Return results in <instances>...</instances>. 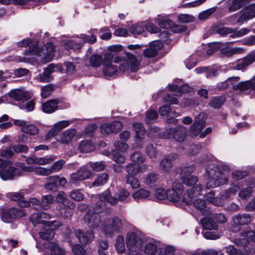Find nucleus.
Here are the masks:
<instances>
[{
    "instance_id": "obj_44",
    "label": "nucleus",
    "mask_w": 255,
    "mask_h": 255,
    "mask_svg": "<svg viewBox=\"0 0 255 255\" xmlns=\"http://www.w3.org/2000/svg\"><path fill=\"white\" fill-rule=\"evenodd\" d=\"M9 209H2L0 210V216L1 220L4 222H10L12 220L11 213Z\"/></svg>"
},
{
    "instance_id": "obj_28",
    "label": "nucleus",
    "mask_w": 255,
    "mask_h": 255,
    "mask_svg": "<svg viewBox=\"0 0 255 255\" xmlns=\"http://www.w3.org/2000/svg\"><path fill=\"white\" fill-rule=\"evenodd\" d=\"M58 205H64L69 206L70 208H75L76 205L72 201L66 198L65 194L63 191L59 192L56 197Z\"/></svg>"
},
{
    "instance_id": "obj_26",
    "label": "nucleus",
    "mask_w": 255,
    "mask_h": 255,
    "mask_svg": "<svg viewBox=\"0 0 255 255\" xmlns=\"http://www.w3.org/2000/svg\"><path fill=\"white\" fill-rule=\"evenodd\" d=\"M58 107V102L55 100H51L43 103L42 106V111L46 113L50 114L56 111Z\"/></svg>"
},
{
    "instance_id": "obj_45",
    "label": "nucleus",
    "mask_w": 255,
    "mask_h": 255,
    "mask_svg": "<svg viewBox=\"0 0 255 255\" xmlns=\"http://www.w3.org/2000/svg\"><path fill=\"white\" fill-rule=\"evenodd\" d=\"M116 248L119 253H122L125 251L126 247L124 237L122 236H118L116 240Z\"/></svg>"
},
{
    "instance_id": "obj_52",
    "label": "nucleus",
    "mask_w": 255,
    "mask_h": 255,
    "mask_svg": "<svg viewBox=\"0 0 255 255\" xmlns=\"http://www.w3.org/2000/svg\"><path fill=\"white\" fill-rule=\"evenodd\" d=\"M129 31L133 34H140L144 31V25L142 23H136L129 28Z\"/></svg>"
},
{
    "instance_id": "obj_58",
    "label": "nucleus",
    "mask_w": 255,
    "mask_h": 255,
    "mask_svg": "<svg viewBox=\"0 0 255 255\" xmlns=\"http://www.w3.org/2000/svg\"><path fill=\"white\" fill-rule=\"evenodd\" d=\"M65 162L64 160L61 159L56 161L50 168L51 174L53 172H58L60 170L64 165Z\"/></svg>"
},
{
    "instance_id": "obj_42",
    "label": "nucleus",
    "mask_w": 255,
    "mask_h": 255,
    "mask_svg": "<svg viewBox=\"0 0 255 255\" xmlns=\"http://www.w3.org/2000/svg\"><path fill=\"white\" fill-rule=\"evenodd\" d=\"M9 212L12 216V220L22 217L25 215L24 210L21 208L12 207L9 208Z\"/></svg>"
},
{
    "instance_id": "obj_35",
    "label": "nucleus",
    "mask_w": 255,
    "mask_h": 255,
    "mask_svg": "<svg viewBox=\"0 0 255 255\" xmlns=\"http://www.w3.org/2000/svg\"><path fill=\"white\" fill-rule=\"evenodd\" d=\"M63 45L66 49H80L83 46V43L81 42H77L72 40H64L63 41Z\"/></svg>"
},
{
    "instance_id": "obj_41",
    "label": "nucleus",
    "mask_w": 255,
    "mask_h": 255,
    "mask_svg": "<svg viewBox=\"0 0 255 255\" xmlns=\"http://www.w3.org/2000/svg\"><path fill=\"white\" fill-rule=\"evenodd\" d=\"M240 189V187L236 185H232L228 190H226L222 194V197L228 199L235 195Z\"/></svg>"
},
{
    "instance_id": "obj_15",
    "label": "nucleus",
    "mask_w": 255,
    "mask_h": 255,
    "mask_svg": "<svg viewBox=\"0 0 255 255\" xmlns=\"http://www.w3.org/2000/svg\"><path fill=\"white\" fill-rule=\"evenodd\" d=\"M178 157V155L174 153L165 155L160 161V169L163 172H169L173 167L172 161L175 160Z\"/></svg>"
},
{
    "instance_id": "obj_10",
    "label": "nucleus",
    "mask_w": 255,
    "mask_h": 255,
    "mask_svg": "<svg viewBox=\"0 0 255 255\" xmlns=\"http://www.w3.org/2000/svg\"><path fill=\"white\" fill-rule=\"evenodd\" d=\"M183 193V186L179 181H175L172 187L167 190V199L172 202H178L180 201V195Z\"/></svg>"
},
{
    "instance_id": "obj_50",
    "label": "nucleus",
    "mask_w": 255,
    "mask_h": 255,
    "mask_svg": "<svg viewBox=\"0 0 255 255\" xmlns=\"http://www.w3.org/2000/svg\"><path fill=\"white\" fill-rule=\"evenodd\" d=\"M55 157L52 155H47L43 157H37L36 164L39 165H46L51 163Z\"/></svg>"
},
{
    "instance_id": "obj_47",
    "label": "nucleus",
    "mask_w": 255,
    "mask_h": 255,
    "mask_svg": "<svg viewBox=\"0 0 255 255\" xmlns=\"http://www.w3.org/2000/svg\"><path fill=\"white\" fill-rule=\"evenodd\" d=\"M158 179V175L154 172L148 174L146 177L145 183L149 186H154Z\"/></svg>"
},
{
    "instance_id": "obj_63",
    "label": "nucleus",
    "mask_w": 255,
    "mask_h": 255,
    "mask_svg": "<svg viewBox=\"0 0 255 255\" xmlns=\"http://www.w3.org/2000/svg\"><path fill=\"white\" fill-rule=\"evenodd\" d=\"M112 153L113 160L117 163H123L125 162V158L121 152L113 150Z\"/></svg>"
},
{
    "instance_id": "obj_6",
    "label": "nucleus",
    "mask_w": 255,
    "mask_h": 255,
    "mask_svg": "<svg viewBox=\"0 0 255 255\" xmlns=\"http://www.w3.org/2000/svg\"><path fill=\"white\" fill-rule=\"evenodd\" d=\"M29 51L34 55L39 56H42L41 54L43 53L44 55L43 58L45 59V61H50L54 56L55 49L52 43H47L43 46L42 51L36 44L33 46H29Z\"/></svg>"
},
{
    "instance_id": "obj_53",
    "label": "nucleus",
    "mask_w": 255,
    "mask_h": 255,
    "mask_svg": "<svg viewBox=\"0 0 255 255\" xmlns=\"http://www.w3.org/2000/svg\"><path fill=\"white\" fill-rule=\"evenodd\" d=\"M90 61L93 67H98L102 63V57L99 55L94 54L91 56Z\"/></svg>"
},
{
    "instance_id": "obj_62",
    "label": "nucleus",
    "mask_w": 255,
    "mask_h": 255,
    "mask_svg": "<svg viewBox=\"0 0 255 255\" xmlns=\"http://www.w3.org/2000/svg\"><path fill=\"white\" fill-rule=\"evenodd\" d=\"M128 174L127 175L134 176L138 174V169L137 166L133 164H128L126 168Z\"/></svg>"
},
{
    "instance_id": "obj_51",
    "label": "nucleus",
    "mask_w": 255,
    "mask_h": 255,
    "mask_svg": "<svg viewBox=\"0 0 255 255\" xmlns=\"http://www.w3.org/2000/svg\"><path fill=\"white\" fill-rule=\"evenodd\" d=\"M126 183L129 184L133 189H136L140 186L138 179L134 176L127 175L126 177Z\"/></svg>"
},
{
    "instance_id": "obj_2",
    "label": "nucleus",
    "mask_w": 255,
    "mask_h": 255,
    "mask_svg": "<svg viewBox=\"0 0 255 255\" xmlns=\"http://www.w3.org/2000/svg\"><path fill=\"white\" fill-rule=\"evenodd\" d=\"M239 76L229 78L227 80L218 83L217 88L219 90H223L227 89L230 85H232V88L236 91L245 92L248 90L255 91V75L250 80L240 82L237 84L234 85V82H238L240 80Z\"/></svg>"
},
{
    "instance_id": "obj_23",
    "label": "nucleus",
    "mask_w": 255,
    "mask_h": 255,
    "mask_svg": "<svg viewBox=\"0 0 255 255\" xmlns=\"http://www.w3.org/2000/svg\"><path fill=\"white\" fill-rule=\"evenodd\" d=\"M233 220L236 225H246L251 223L252 217L249 214H238L233 217Z\"/></svg>"
},
{
    "instance_id": "obj_46",
    "label": "nucleus",
    "mask_w": 255,
    "mask_h": 255,
    "mask_svg": "<svg viewBox=\"0 0 255 255\" xmlns=\"http://www.w3.org/2000/svg\"><path fill=\"white\" fill-rule=\"evenodd\" d=\"M194 207L201 212L206 211V204L204 199H197L194 200L193 203Z\"/></svg>"
},
{
    "instance_id": "obj_7",
    "label": "nucleus",
    "mask_w": 255,
    "mask_h": 255,
    "mask_svg": "<svg viewBox=\"0 0 255 255\" xmlns=\"http://www.w3.org/2000/svg\"><path fill=\"white\" fill-rule=\"evenodd\" d=\"M195 167L193 165L185 166L181 168V180L182 182L188 186L194 185L198 181L196 176L191 174L194 172Z\"/></svg>"
},
{
    "instance_id": "obj_36",
    "label": "nucleus",
    "mask_w": 255,
    "mask_h": 255,
    "mask_svg": "<svg viewBox=\"0 0 255 255\" xmlns=\"http://www.w3.org/2000/svg\"><path fill=\"white\" fill-rule=\"evenodd\" d=\"M48 248L50 250L51 255H63L65 254V251L56 244L50 243Z\"/></svg>"
},
{
    "instance_id": "obj_5",
    "label": "nucleus",
    "mask_w": 255,
    "mask_h": 255,
    "mask_svg": "<svg viewBox=\"0 0 255 255\" xmlns=\"http://www.w3.org/2000/svg\"><path fill=\"white\" fill-rule=\"evenodd\" d=\"M186 136V128L182 126L166 129L164 131L159 134V136L161 138H174L178 142L184 141Z\"/></svg>"
},
{
    "instance_id": "obj_17",
    "label": "nucleus",
    "mask_w": 255,
    "mask_h": 255,
    "mask_svg": "<svg viewBox=\"0 0 255 255\" xmlns=\"http://www.w3.org/2000/svg\"><path fill=\"white\" fill-rule=\"evenodd\" d=\"M88 164L82 167L79 170L72 173L71 176V179L73 183L78 181L84 180L88 179L91 176V172L88 169Z\"/></svg>"
},
{
    "instance_id": "obj_61",
    "label": "nucleus",
    "mask_w": 255,
    "mask_h": 255,
    "mask_svg": "<svg viewBox=\"0 0 255 255\" xmlns=\"http://www.w3.org/2000/svg\"><path fill=\"white\" fill-rule=\"evenodd\" d=\"M145 153L150 158H155L156 157V150L152 144H148L147 145L145 149Z\"/></svg>"
},
{
    "instance_id": "obj_38",
    "label": "nucleus",
    "mask_w": 255,
    "mask_h": 255,
    "mask_svg": "<svg viewBox=\"0 0 255 255\" xmlns=\"http://www.w3.org/2000/svg\"><path fill=\"white\" fill-rule=\"evenodd\" d=\"M194 196L192 194V192H191L190 190L186 192L183 191L182 195H180V200L186 205H190L193 203L192 199L194 198Z\"/></svg>"
},
{
    "instance_id": "obj_37",
    "label": "nucleus",
    "mask_w": 255,
    "mask_h": 255,
    "mask_svg": "<svg viewBox=\"0 0 255 255\" xmlns=\"http://www.w3.org/2000/svg\"><path fill=\"white\" fill-rule=\"evenodd\" d=\"M109 180V175L107 173L99 174L93 183L94 186H100L106 183Z\"/></svg>"
},
{
    "instance_id": "obj_49",
    "label": "nucleus",
    "mask_w": 255,
    "mask_h": 255,
    "mask_svg": "<svg viewBox=\"0 0 255 255\" xmlns=\"http://www.w3.org/2000/svg\"><path fill=\"white\" fill-rule=\"evenodd\" d=\"M158 113L154 110H149L146 112L145 122L146 124L153 123L157 118Z\"/></svg>"
},
{
    "instance_id": "obj_9",
    "label": "nucleus",
    "mask_w": 255,
    "mask_h": 255,
    "mask_svg": "<svg viewBox=\"0 0 255 255\" xmlns=\"http://www.w3.org/2000/svg\"><path fill=\"white\" fill-rule=\"evenodd\" d=\"M127 245L130 252L142 251L143 247L142 240L134 232H130L127 235Z\"/></svg>"
},
{
    "instance_id": "obj_24",
    "label": "nucleus",
    "mask_w": 255,
    "mask_h": 255,
    "mask_svg": "<svg viewBox=\"0 0 255 255\" xmlns=\"http://www.w3.org/2000/svg\"><path fill=\"white\" fill-rule=\"evenodd\" d=\"M171 110L170 106L169 105H164L162 106L159 109V114L161 116H165L166 115H168V122L169 123L173 122V123H176L177 122V119H174L172 121L170 119V117H176L178 116V114L176 113L175 111H171L170 112L169 111Z\"/></svg>"
},
{
    "instance_id": "obj_64",
    "label": "nucleus",
    "mask_w": 255,
    "mask_h": 255,
    "mask_svg": "<svg viewBox=\"0 0 255 255\" xmlns=\"http://www.w3.org/2000/svg\"><path fill=\"white\" fill-rule=\"evenodd\" d=\"M114 145L116 148V149L114 150H117L121 152H124L126 151L128 147V145L126 143L120 141H115Z\"/></svg>"
},
{
    "instance_id": "obj_43",
    "label": "nucleus",
    "mask_w": 255,
    "mask_h": 255,
    "mask_svg": "<svg viewBox=\"0 0 255 255\" xmlns=\"http://www.w3.org/2000/svg\"><path fill=\"white\" fill-rule=\"evenodd\" d=\"M53 201V198L51 195L43 196L41 202V210H47L48 208L49 204H51Z\"/></svg>"
},
{
    "instance_id": "obj_1",
    "label": "nucleus",
    "mask_w": 255,
    "mask_h": 255,
    "mask_svg": "<svg viewBox=\"0 0 255 255\" xmlns=\"http://www.w3.org/2000/svg\"><path fill=\"white\" fill-rule=\"evenodd\" d=\"M230 169L229 166L222 164L216 167V169L208 166L206 173L209 178L206 187L214 188L224 185L228 182Z\"/></svg>"
},
{
    "instance_id": "obj_25",
    "label": "nucleus",
    "mask_w": 255,
    "mask_h": 255,
    "mask_svg": "<svg viewBox=\"0 0 255 255\" xmlns=\"http://www.w3.org/2000/svg\"><path fill=\"white\" fill-rule=\"evenodd\" d=\"M75 208H70L64 205H58L56 207V210L61 216L65 219H70L71 218L73 214L72 210Z\"/></svg>"
},
{
    "instance_id": "obj_29",
    "label": "nucleus",
    "mask_w": 255,
    "mask_h": 255,
    "mask_svg": "<svg viewBox=\"0 0 255 255\" xmlns=\"http://www.w3.org/2000/svg\"><path fill=\"white\" fill-rule=\"evenodd\" d=\"M203 228L207 230H216L218 226L214 220L210 217H205L201 220Z\"/></svg>"
},
{
    "instance_id": "obj_11",
    "label": "nucleus",
    "mask_w": 255,
    "mask_h": 255,
    "mask_svg": "<svg viewBox=\"0 0 255 255\" xmlns=\"http://www.w3.org/2000/svg\"><path fill=\"white\" fill-rule=\"evenodd\" d=\"M123 228L121 219L114 217L109 221V224L106 225L104 231L107 236H112L115 233H118Z\"/></svg>"
},
{
    "instance_id": "obj_18",
    "label": "nucleus",
    "mask_w": 255,
    "mask_h": 255,
    "mask_svg": "<svg viewBox=\"0 0 255 255\" xmlns=\"http://www.w3.org/2000/svg\"><path fill=\"white\" fill-rule=\"evenodd\" d=\"M75 235L82 245L91 243L94 238V233L92 230L84 232L80 230H75Z\"/></svg>"
},
{
    "instance_id": "obj_22",
    "label": "nucleus",
    "mask_w": 255,
    "mask_h": 255,
    "mask_svg": "<svg viewBox=\"0 0 255 255\" xmlns=\"http://www.w3.org/2000/svg\"><path fill=\"white\" fill-rule=\"evenodd\" d=\"M133 128L136 133V142L139 146L142 147V142L144 139V135L145 133V129L143 125L140 123H136L133 125Z\"/></svg>"
},
{
    "instance_id": "obj_32",
    "label": "nucleus",
    "mask_w": 255,
    "mask_h": 255,
    "mask_svg": "<svg viewBox=\"0 0 255 255\" xmlns=\"http://www.w3.org/2000/svg\"><path fill=\"white\" fill-rule=\"evenodd\" d=\"M76 134L74 129H70L64 131L61 136V141L64 143L70 142Z\"/></svg>"
},
{
    "instance_id": "obj_20",
    "label": "nucleus",
    "mask_w": 255,
    "mask_h": 255,
    "mask_svg": "<svg viewBox=\"0 0 255 255\" xmlns=\"http://www.w3.org/2000/svg\"><path fill=\"white\" fill-rule=\"evenodd\" d=\"M21 175V171L20 169L13 166L9 167L6 169L0 170V176L4 180L12 179L16 176Z\"/></svg>"
},
{
    "instance_id": "obj_56",
    "label": "nucleus",
    "mask_w": 255,
    "mask_h": 255,
    "mask_svg": "<svg viewBox=\"0 0 255 255\" xmlns=\"http://www.w3.org/2000/svg\"><path fill=\"white\" fill-rule=\"evenodd\" d=\"M155 22L161 28L166 29L170 28L173 24V22L171 20L163 19L162 18H157L156 19Z\"/></svg>"
},
{
    "instance_id": "obj_3",
    "label": "nucleus",
    "mask_w": 255,
    "mask_h": 255,
    "mask_svg": "<svg viewBox=\"0 0 255 255\" xmlns=\"http://www.w3.org/2000/svg\"><path fill=\"white\" fill-rule=\"evenodd\" d=\"M129 196V192L125 189L119 190L113 197L112 196L109 190H106L99 195L101 203H98L97 207H99V209L102 208L105 206V202H108L111 205H115L117 204L118 201L127 202L128 200Z\"/></svg>"
},
{
    "instance_id": "obj_8",
    "label": "nucleus",
    "mask_w": 255,
    "mask_h": 255,
    "mask_svg": "<svg viewBox=\"0 0 255 255\" xmlns=\"http://www.w3.org/2000/svg\"><path fill=\"white\" fill-rule=\"evenodd\" d=\"M62 225L61 221H48L45 225L43 231L39 233L40 238L44 240H52L55 235L54 229H57Z\"/></svg>"
},
{
    "instance_id": "obj_34",
    "label": "nucleus",
    "mask_w": 255,
    "mask_h": 255,
    "mask_svg": "<svg viewBox=\"0 0 255 255\" xmlns=\"http://www.w3.org/2000/svg\"><path fill=\"white\" fill-rule=\"evenodd\" d=\"M98 30L94 29L90 30V33L91 36H89L86 34H82L80 35V38L83 39L84 41L83 42H81L83 43V45L85 42H88L90 43H94L96 42L97 38L96 35H94L95 32H97Z\"/></svg>"
},
{
    "instance_id": "obj_33",
    "label": "nucleus",
    "mask_w": 255,
    "mask_h": 255,
    "mask_svg": "<svg viewBox=\"0 0 255 255\" xmlns=\"http://www.w3.org/2000/svg\"><path fill=\"white\" fill-rule=\"evenodd\" d=\"M248 2L249 0H233L232 5L228 9L229 11L232 12L238 10Z\"/></svg>"
},
{
    "instance_id": "obj_30",
    "label": "nucleus",
    "mask_w": 255,
    "mask_h": 255,
    "mask_svg": "<svg viewBox=\"0 0 255 255\" xmlns=\"http://www.w3.org/2000/svg\"><path fill=\"white\" fill-rule=\"evenodd\" d=\"M9 96L10 97L17 101H26L29 98L27 94L22 92L19 90H15L10 91L9 93Z\"/></svg>"
},
{
    "instance_id": "obj_59",
    "label": "nucleus",
    "mask_w": 255,
    "mask_h": 255,
    "mask_svg": "<svg viewBox=\"0 0 255 255\" xmlns=\"http://www.w3.org/2000/svg\"><path fill=\"white\" fill-rule=\"evenodd\" d=\"M117 71V67L114 65L105 67L103 69V73L106 76H111L116 74Z\"/></svg>"
},
{
    "instance_id": "obj_13",
    "label": "nucleus",
    "mask_w": 255,
    "mask_h": 255,
    "mask_svg": "<svg viewBox=\"0 0 255 255\" xmlns=\"http://www.w3.org/2000/svg\"><path fill=\"white\" fill-rule=\"evenodd\" d=\"M62 67L60 64H50L48 67L44 68L43 73L39 75V81L42 82H49L52 79L51 75L54 72H62Z\"/></svg>"
},
{
    "instance_id": "obj_16",
    "label": "nucleus",
    "mask_w": 255,
    "mask_h": 255,
    "mask_svg": "<svg viewBox=\"0 0 255 255\" xmlns=\"http://www.w3.org/2000/svg\"><path fill=\"white\" fill-rule=\"evenodd\" d=\"M123 127L122 123L119 121H114L110 124H103L100 130L102 134H109L112 133H117Z\"/></svg>"
},
{
    "instance_id": "obj_48",
    "label": "nucleus",
    "mask_w": 255,
    "mask_h": 255,
    "mask_svg": "<svg viewBox=\"0 0 255 255\" xmlns=\"http://www.w3.org/2000/svg\"><path fill=\"white\" fill-rule=\"evenodd\" d=\"M30 221L33 225L36 226L37 224H41L45 225L47 222L46 221L41 219L39 212L33 213L29 218Z\"/></svg>"
},
{
    "instance_id": "obj_19",
    "label": "nucleus",
    "mask_w": 255,
    "mask_h": 255,
    "mask_svg": "<svg viewBox=\"0 0 255 255\" xmlns=\"http://www.w3.org/2000/svg\"><path fill=\"white\" fill-rule=\"evenodd\" d=\"M242 11V14L238 18V22H242L255 17V3L246 6Z\"/></svg>"
},
{
    "instance_id": "obj_40",
    "label": "nucleus",
    "mask_w": 255,
    "mask_h": 255,
    "mask_svg": "<svg viewBox=\"0 0 255 255\" xmlns=\"http://www.w3.org/2000/svg\"><path fill=\"white\" fill-rule=\"evenodd\" d=\"M55 88V86L52 84L41 87V97L43 98H47L53 92Z\"/></svg>"
},
{
    "instance_id": "obj_39",
    "label": "nucleus",
    "mask_w": 255,
    "mask_h": 255,
    "mask_svg": "<svg viewBox=\"0 0 255 255\" xmlns=\"http://www.w3.org/2000/svg\"><path fill=\"white\" fill-rule=\"evenodd\" d=\"M225 101L224 96H216L212 99L209 105L214 108H219L222 106Z\"/></svg>"
},
{
    "instance_id": "obj_57",
    "label": "nucleus",
    "mask_w": 255,
    "mask_h": 255,
    "mask_svg": "<svg viewBox=\"0 0 255 255\" xmlns=\"http://www.w3.org/2000/svg\"><path fill=\"white\" fill-rule=\"evenodd\" d=\"M34 173L37 175L48 176L51 174V170L49 168L36 167L34 168Z\"/></svg>"
},
{
    "instance_id": "obj_12",
    "label": "nucleus",
    "mask_w": 255,
    "mask_h": 255,
    "mask_svg": "<svg viewBox=\"0 0 255 255\" xmlns=\"http://www.w3.org/2000/svg\"><path fill=\"white\" fill-rule=\"evenodd\" d=\"M206 115L204 113H199L194 118V122L189 130L191 136H197L205 126Z\"/></svg>"
},
{
    "instance_id": "obj_27",
    "label": "nucleus",
    "mask_w": 255,
    "mask_h": 255,
    "mask_svg": "<svg viewBox=\"0 0 255 255\" xmlns=\"http://www.w3.org/2000/svg\"><path fill=\"white\" fill-rule=\"evenodd\" d=\"M58 176H52L47 178V182L45 184L44 187L47 190L55 191L58 187Z\"/></svg>"
},
{
    "instance_id": "obj_60",
    "label": "nucleus",
    "mask_w": 255,
    "mask_h": 255,
    "mask_svg": "<svg viewBox=\"0 0 255 255\" xmlns=\"http://www.w3.org/2000/svg\"><path fill=\"white\" fill-rule=\"evenodd\" d=\"M22 131L31 135H35L38 133V128L35 126L30 125L25 126L22 128Z\"/></svg>"
},
{
    "instance_id": "obj_31",
    "label": "nucleus",
    "mask_w": 255,
    "mask_h": 255,
    "mask_svg": "<svg viewBox=\"0 0 255 255\" xmlns=\"http://www.w3.org/2000/svg\"><path fill=\"white\" fill-rule=\"evenodd\" d=\"M150 196V192L144 189H140L132 194V197L137 200L147 199Z\"/></svg>"
},
{
    "instance_id": "obj_14",
    "label": "nucleus",
    "mask_w": 255,
    "mask_h": 255,
    "mask_svg": "<svg viewBox=\"0 0 255 255\" xmlns=\"http://www.w3.org/2000/svg\"><path fill=\"white\" fill-rule=\"evenodd\" d=\"M85 223L91 228L95 229L101 224V217L98 212L89 210L84 216Z\"/></svg>"
},
{
    "instance_id": "obj_55",
    "label": "nucleus",
    "mask_w": 255,
    "mask_h": 255,
    "mask_svg": "<svg viewBox=\"0 0 255 255\" xmlns=\"http://www.w3.org/2000/svg\"><path fill=\"white\" fill-rule=\"evenodd\" d=\"M130 159L133 162L137 163H143L145 160L144 156L139 152L133 153L130 156Z\"/></svg>"
},
{
    "instance_id": "obj_21",
    "label": "nucleus",
    "mask_w": 255,
    "mask_h": 255,
    "mask_svg": "<svg viewBox=\"0 0 255 255\" xmlns=\"http://www.w3.org/2000/svg\"><path fill=\"white\" fill-rule=\"evenodd\" d=\"M70 124L69 121H61L55 123L47 132L46 138L48 139L55 136L61 129L68 127Z\"/></svg>"
},
{
    "instance_id": "obj_54",
    "label": "nucleus",
    "mask_w": 255,
    "mask_h": 255,
    "mask_svg": "<svg viewBox=\"0 0 255 255\" xmlns=\"http://www.w3.org/2000/svg\"><path fill=\"white\" fill-rule=\"evenodd\" d=\"M167 191L163 188H157L154 193L155 198L159 200H164L167 198Z\"/></svg>"
},
{
    "instance_id": "obj_4",
    "label": "nucleus",
    "mask_w": 255,
    "mask_h": 255,
    "mask_svg": "<svg viewBox=\"0 0 255 255\" xmlns=\"http://www.w3.org/2000/svg\"><path fill=\"white\" fill-rule=\"evenodd\" d=\"M126 57L127 60L124 59L122 57L117 56L114 58V62L116 63H120V66L119 67V70L122 72H124L127 70L129 67L130 70L133 72H136L138 69L139 63L137 60L136 57L133 54L127 52Z\"/></svg>"
}]
</instances>
